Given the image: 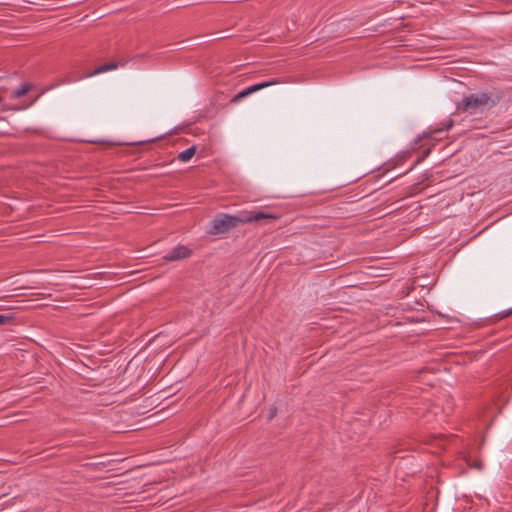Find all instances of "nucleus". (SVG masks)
<instances>
[{
    "instance_id": "1",
    "label": "nucleus",
    "mask_w": 512,
    "mask_h": 512,
    "mask_svg": "<svg viewBox=\"0 0 512 512\" xmlns=\"http://www.w3.org/2000/svg\"><path fill=\"white\" fill-rule=\"evenodd\" d=\"M277 219H279V215L262 211H243L236 215L221 214L212 221L209 233L212 235L224 234L241 224Z\"/></svg>"
},
{
    "instance_id": "2",
    "label": "nucleus",
    "mask_w": 512,
    "mask_h": 512,
    "mask_svg": "<svg viewBox=\"0 0 512 512\" xmlns=\"http://www.w3.org/2000/svg\"><path fill=\"white\" fill-rule=\"evenodd\" d=\"M502 98L503 94L497 91L470 94L457 103L456 109L469 114L482 113L495 107Z\"/></svg>"
},
{
    "instance_id": "3",
    "label": "nucleus",
    "mask_w": 512,
    "mask_h": 512,
    "mask_svg": "<svg viewBox=\"0 0 512 512\" xmlns=\"http://www.w3.org/2000/svg\"><path fill=\"white\" fill-rule=\"evenodd\" d=\"M278 81L277 80H270V81H265V82H261V83H258V84H254L250 87H247L245 89H243L242 91L238 92L232 99H231V102L232 103H237L239 102L241 99L247 97L248 95L254 93V92H257L263 88H266V87H269V86H272V85H275L277 84Z\"/></svg>"
},
{
    "instance_id": "4",
    "label": "nucleus",
    "mask_w": 512,
    "mask_h": 512,
    "mask_svg": "<svg viewBox=\"0 0 512 512\" xmlns=\"http://www.w3.org/2000/svg\"><path fill=\"white\" fill-rule=\"evenodd\" d=\"M191 254L192 251L188 247L179 245L166 254L163 259L165 261H178L190 257Z\"/></svg>"
},
{
    "instance_id": "5",
    "label": "nucleus",
    "mask_w": 512,
    "mask_h": 512,
    "mask_svg": "<svg viewBox=\"0 0 512 512\" xmlns=\"http://www.w3.org/2000/svg\"><path fill=\"white\" fill-rule=\"evenodd\" d=\"M5 313L0 314V327L16 324L15 313L11 309H4Z\"/></svg>"
},
{
    "instance_id": "6",
    "label": "nucleus",
    "mask_w": 512,
    "mask_h": 512,
    "mask_svg": "<svg viewBox=\"0 0 512 512\" xmlns=\"http://www.w3.org/2000/svg\"><path fill=\"white\" fill-rule=\"evenodd\" d=\"M118 67V64L115 63V62H109L107 64H104L102 66H99L98 68H96L94 71L92 72H89L87 74H85L83 77H91V76H94V75H97V74H100V73H104V72H107V71H110V70H114Z\"/></svg>"
},
{
    "instance_id": "7",
    "label": "nucleus",
    "mask_w": 512,
    "mask_h": 512,
    "mask_svg": "<svg viewBox=\"0 0 512 512\" xmlns=\"http://www.w3.org/2000/svg\"><path fill=\"white\" fill-rule=\"evenodd\" d=\"M196 146L193 145L189 148H187L186 150L180 152L177 156V159L181 162H187L189 161L196 153Z\"/></svg>"
},
{
    "instance_id": "8",
    "label": "nucleus",
    "mask_w": 512,
    "mask_h": 512,
    "mask_svg": "<svg viewBox=\"0 0 512 512\" xmlns=\"http://www.w3.org/2000/svg\"><path fill=\"white\" fill-rule=\"evenodd\" d=\"M30 88L31 86L29 84H22L19 88L12 92L11 97L15 99L21 98L29 92Z\"/></svg>"
},
{
    "instance_id": "9",
    "label": "nucleus",
    "mask_w": 512,
    "mask_h": 512,
    "mask_svg": "<svg viewBox=\"0 0 512 512\" xmlns=\"http://www.w3.org/2000/svg\"><path fill=\"white\" fill-rule=\"evenodd\" d=\"M468 465L470 467L476 468L478 470H481L483 468V463L480 460H475L473 462L467 461Z\"/></svg>"
},
{
    "instance_id": "10",
    "label": "nucleus",
    "mask_w": 512,
    "mask_h": 512,
    "mask_svg": "<svg viewBox=\"0 0 512 512\" xmlns=\"http://www.w3.org/2000/svg\"><path fill=\"white\" fill-rule=\"evenodd\" d=\"M276 408L273 407L271 410H270V413H269V419L271 420L275 415H276Z\"/></svg>"
},
{
    "instance_id": "11",
    "label": "nucleus",
    "mask_w": 512,
    "mask_h": 512,
    "mask_svg": "<svg viewBox=\"0 0 512 512\" xmlns=\"http://www.w3.org/2000/svg\"><path fill=\"white\" fill-rule=\"evenodd\" d=\"M10 109H16L15 107H8L6 105H3L2 107V110L5 111V110H10Z\"/></svg>"
},
{
    "instance_id": "12",
    "label": "nucleus",
    "mask_w": 512,
    "mask_h": 512,
    "mask_svg": "<svg viewBox=\"0 0 512 512\" xmlns=\"http://www.w3.org/2000/svg\"><path fill=\"white\" fill-rule=\"evenodd\" d=\"M510 314H512V310H510V311L506 312V313L503 315V317H507V316H509Z\"/></svg>"
},
{
    "instance_id": "13",
    "label": "nucleus",
    "mask_w": 512,
    "mask_h": 512,
    "mask_svg": "<svg viewBox=\"0 0 512 512\" xmlns=\"http://www.w3.org/2000/svg\"><path fill=\"white\" fill-rule=\"evenodd\" d=\"M6 121V118L0 116V121Z\"/></svg>"
}]
</instances>
